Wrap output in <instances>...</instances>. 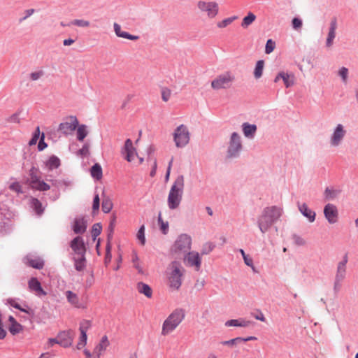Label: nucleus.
Returning <instances> with one entry per match:
<instances>
[{"mask_svg": "<svg viewBox=\"0 0 358 358\" xmlns=\"http://www.w3.org/2000/svg\"><path fill=\"white\" fill-rule=\"evenodd\" d=\"M29 289L37 296H45L47 293L42 288L40 282L36 278H31L28 282Z\"/></svg>", "mask_w": 358, "mask_h": 358, "instance_id": "24", "label": "nucleus"}, {"mask_svg": "<svg viewBox=\"0 0 358 358\" xmlns=\"http://www.w3.org/2000/svg\"><path fill=\"white\" fill-rule=\"evenodd\" d=\"M8 303L15 308H17L24 313L27 314H31L32 313V310L29 308L27 305H24L22 306L15 299H8Z\"/></svg>", "mask_w": 358, "mask_h": 358, "instance_id": "33", "label": "nucleus"}, {"mask_svg": "<svg viewBox=\"0 0 358 358\" xmlns=\"http://www.w3.org/2000/svg\"><path fill=\"white\" fill-rule=\"evenodd\" d=\"M275 47V43L273 42L271 39H268L266 42V47H265V52L266 54L271 53Z\"/></svg>", "mask_w": 358, "mask_h": 358, "instance_id": "55", "label": "nucleus"}, {"mask_svg": "<svg viewBox=\"0 0 358 358\" xmlns=\"http://www.w3.org/2000/svg\"><path fill=\"white\" fill-rule=\"evenodd\" d=\"M196 8L201 14L208 19L215 18L219 13V4L214 1L199 0Z\"/></svg>", "mask_w": 358, "mask_h": 358, "instance_id": "7", "label": "nucleus"}, {"mask_svg": "<svg viewBox=\"0 0 358 358\" xmlns=\"http://www.w3.org/2000/svg\"><path fill=\"white\" fill-rule=\"evenodd\" d=\"M243 259H244V262L246 265L253 268V261H252V259L251 257H250L249 256H245V257H243Z\"/></svg>", "mask_w": 358, "mask_h": 358, "instance_id": "64", "label": "nucleus"}, {"mask_svg": "<svg viewBox=\"0 0 358 358\" xmlns=\"http://www.w3.org/2000/svg\"><path fill=\"white\" fill-rule=\"evenodd\" d=\"M44 138H45V135L43 133L41 134V136L38 145V148L40 151L44 150L47 147V144L45 143Z\"/></svg>", "mask_w": 358, "mask_h": 358, "instance_id": "61", "label": "nucleus"}, {"mask_svg": "<svg viewBox=\"0 0 358 358\" xmlns=\"http://www.w3.org/2000/svg\"><path fill=\"white\" fill-rule=\"evenodd\" d=\"M9 188L10 190L15 192L17 193L22 192V186L18 182H15L10 184Z\"/></svg>", "mask_w": 358, "mask_h": 358, "instance_id": "58", "label": "nucleus"}, {"mask_svg": "<svg viewBox=\"0 0 358 358\" xmlns=\"http://www.w3.org/2000/svg\"><path fill=\"white\" fill-rule=\"evenodd\" d=\"M251 322L245 319L229 320L225 322L227 327H247L251 324Z\"/></svg>", "mask_w": 358, "mask_h": 358, "instance_id": "29", "label": "nucleus"}, {"mask_svg": "<svg viewBox=\"0 0 358 358\" xmlns=\"http://www.w3.org/2000/svg\"><path fill=\"white\" fill-rule=\"evenodd\" d=\"M338 75L341 77L343 83H346L348 77V69L345 67H342L338 71Z\"/></svg>", "mask_w": 358, "mask_h": 358, "instance_id": "57", "label": "nucleus"}, {"mask_svg": "<svg viewBox=\"0 0 358 358\" xmlns=\"http://www.w3.org/2000/svg\"><path fill=\"white\" fill-rule=\"evenodd\" d=\"M346 133L347 131L343 124H337L330 137L329 142L331 145L332 147L339 146L343 141Z\"/></svg>", "mask_w": 358, "mask_h": 358, "instance_id": "12", "label": "nucleus"}, {"mask_svg": "<svg viewBox=\"0 0 358 358\" xmlns=\"http://www.w3.org/2000/svg\"><path fill=\"white\" fill-rule=\"evenodd\" d=\"M74 266L78 271H83L86 267V260L85 255L74 256Z\"/></svg>", "mask_w": 358, "mask_h": 358, "instance_id": "31", "label": "nucleus"}, {"mask_svg": "<svg viewBox=\"0 0 358 358\" xmlns=\"http://www.w3.org/2000/svg\"><path fill=\"white\" fill-rule=\"evenodd\" d=\"M31 205L37 214L40 215L43 213L42 204L38 199H32Z\"/></svg>", "mask_w": 358, "mask_h": 358, "instance_id": "48", "label": "nucleus"}, {"mask_svg": "<svg viewBox=\"0 0 358 358\" xmlns=\"http://www.w3.org/2000/svg\"><path fill=\"white\" fill-rule=\"evenodd\" d=\"M185 317V312L182 308L175 309L164 321L161 335L166 336L171 334L180 325Z\"/></svg>", "mask_w": 358, "mask_h": 358, "instance_id": "2", "label": "nucleus"}, {"mask_svg": "<svg viewBox=\"0 0 358 358\" xmlns=\"http://www.w3.org/2000/svg\"><path fill=\"white\" fill-rule=\"evenodd\" d=\"M131 264L133 267L138 271L140 274H144L145 271L143 266V263L141 261L136 251L134 250L131 253Z\"/></svg>", "mask_w": 358, "mask_h": 358, "instance_id": "27", "label": "nucleus"}, {"mask_svg": "<svg viewBox=\"0 0 358 358\" xmlns=\"http://www.w3.org/2000/svg\"><path fill=\"white\" fill-rule=\"evenodd\" d=\"M69 25H73L82 28H87L90 26V21L83 19H75L72 20Z\"/></svg>", "mask_w": 358, "mask_h": 358, "instance_id": "41", "label": "nucleus"}, {"mask_svg": "<svg viewBox=\"0 0 358 358\" xmlns=\"http://www.w3.org/2000/svg\"><path fill=\"white\" fill-rule=\"evenodd\" d=\"M8 330L12 335L17 334L23 331V327L13 316L8 317Z\"/></svg>", "mask_w": 358, "mask_h": 358, "instance_id": "26", "label": "nucleus"}, {"mask_svg": "<svg viewBox=\"0 0 358 358\" xmlns=\"http://www.w3.org/2000/svg\"><path fill=\"white\" fill-rule=\"evenodd\" d=\"M243 131L246 137H252L255 134L257 130L255 124H250L248 123H244L243 124Z\"/></svg>", "mask_w": 358, "mask_h": 358, "instance_id": "35", "label": "nucleus"}, {"mask_svg": "<svg viewBox=\"0 0 358 358\" xmlns=\"http://www.w3.org/2000/svg\"><path fill=\"white\" fill-rule=\"evenodd\" d=\"M256 18L257 17L253 13L249 12L248 15L243 17L241 22V27L243 29L248 28L256 20Z\"/></svg>", "mask_w": 358, "mask_h": 358, "instance_id": "34", "label": "nucleus"}, {"mask_svg": "<svg viewBox=\"0 0 358 358\" xmlns=\"http://www.w3.org/2000/svg\"><path fill=\"white\" fill-rule=\"evenodd\" d=\"M184 177L178 176L171 187L168 195V206L170 209L174 210L179 207L183 194Z\"/></svg>", "mask_w": 358, "mask_h": 358, "instance_id": "3", "label": "nucleus"}, {"mask_svg": "<svg viewBox=\"0 0 358 358\" xmlns=\"http://www.w3.org/2000/svg\"><path fill=\"white\" fill-rule=\"evenodd\" d=\"M78 126V120L76 116H69L66 120L59 124V131L64 134H71Z\"/></svg>", "mask_w": 358, "mask_h": 358, "instance_id": "15", "label": "nucleus"}, {"mask_svg": "<svg viewBox=\"0 0 358 358\" xmlns=\"http://www.w3.org/2000/svg\"><path fill=\"white\" fill-rule=\"evenodd\" d=\"M28 265L36 268V269H41L43 267V262L39 259H28Z\"/></svg>", "mask_w": 358, "mask_h": 358, "instance_id": "44", "label": "nucleus"}, {"mask_svg": "<svg viewBox=\"0 0 358 358\" xmlns=\"http://www.w3.org/2000/svg\"><path fill=\"white\" fill-rule=\"evenodd\" d=\"M32 189L38 191H48L50 189V186L42 180H38L36 183L30 186Z\"/></svg>", "mask_w": 358, "mask_h": 358, "instance_id": "36", "label": "nucleus"}, {"mask_svg": "<svg viewBox=\"0 0 358 358\" xmlns=\"http://www.w3.org/2000/svg\"><path fill=\"white\" fill-rule=\"evenodd\" d=\"M92 323L90 320H84L80 322L79 326L80 336L76 345V349L78 350H83L87 342V331L91 328Z\"/></svg>", "mask_w": 358, "mask_h": 358, "instance_id": "10", "label": "nucleus"}, {"mask_svg": "<svg viewBox=\"0 0 358 358\" xmlns=\"http://www.w3.org/2000/svg\"><path fill=\"white\" fill-rule=\"evenodd\" d=\"M137 239L140 241L142 245H144L145 243V226L142 225L138 229L136 234Z\"/></svg>", "mask_w": 358, "mask_h": 358, "instance_id": "46", "label": "nucleus"}, {"mask_svg": "<svg viewBox=\"0 0 358 358\" xmlns=\"http://www.w3.org/2000/svg\"><path fill=\"white\" fill-rule=\"evenodd\" d=\"M280 79H282L287 88L292 87L294 84V76L292 73H289L285 71H280L274 79L275 83H278Z\"/></svg>", "mask_w": 358, "mask_h": 358, "instance_id": "22", "label": "nucleus"}, {"mask_svg": "<svg viewBox=\"0 0 358 358\" xmlns=\"http://www.w3.org/2000/svg\"><path fill=\"white\" fill-rule=\"evenodd\" d=\"M298 209L299 212L306 217L310 222H313L315 220L316 214L312 210L306 203H298Z\"/></svg>", "mask_w": 358, "mask_h": 358, "instance_id": "23", "label": "nucleus"}, {"mask_svg": "<svg viewBox=\"0 0 358 358\" xmlns=\"http://www.w3.org/2000/svg\"><path fill=\"white\" fill-rule=\"evenodd\" d=\"M87 228L86 221L84 218H76L74 221L73 231L76 234H83Z\"/></svg>", "mask_w": 358, "mask_h": 358, "instance_id": "30", "label": "nucleus"}, {"mask_svg": "<svg viewBox=\"0 0 358 358\" xmlns=\"http://www.w3.org/2000/svg\"><path fill=\"white\" fill-rule=\"evenodd\" d=\"M324 214L329 224H335L338 222V213L336 206L328 203L324 206Z\"/></svg>", "mask_w": 358, "mask_h": 358, "instance_id": "18", "label": "nucleus"}, {"mask_svg": "<svg viewBox=\"0 0 358 358\" xmlns=\"http://www.w3.org/2000/svg\"><path fill=\"white\" fill-rule=\"evenodd\" d=\"M101 225L99 223L94 224L92 227V235L94 237V240L101 234Z\"/></svg>", "mask_w": 358, "mask_h": 358, "instance_id": "54", "label": "nucleus"}, {"mask_svg": "<svg viewBox=\"0 0 358 358\" xmlns=\"http://www.w3.org/2000/svg\"><path fill=\"white\" fill-rule=\"evenodd\" d=\"M29 176V186H31L33 184L36 183V182L41 179V178L37 175L36 171L34 169H31L30 170Z\"/></svg>", "mask_w": 358, "mask_h": 358, "instance_id": "49", "label": "nucleus"}, {"mask_svg": "<svg viewBox=\"0 0 358 358\" xmlns=\"http://www.w3.org/2000/svg\"><path fill=\"white\" fill-rule=\"evenodd\" d=\"M184 262L189 266H194L198 271L200 269L201 259L197 252H189L184 256Z\"/></svg>", "mask_w": 358, "mask_h": 358, "instance_id": "17", "label": "nucleus"}, {"mask_svg": "<svg viewBox=\"0 0 358 358\" xmlns=\"http://www.w3.org/2000/svg\"><path fill=\"white\" fill-rule=\"evenodd\" d=\"M55 344H59V339L57 336L55 338H49L46 344V348H50Z\"/></svg>", "mask_w": 358, "mask_h": 358, "instance_id": "62", "label": "nucleus"}, {"mask_svg": "<svg viewBox=\"0 0 358 358\" xmlns=\"http://www.w3.org/2000/svg\"><path fill=\"white\" fill-rule=\"evenodd\" d=\"M40 135H41L40 128H39V127H37L36 128V130H35L34 134H33L32 138H31V140L29 142V145L30 146L36 145L40 138Z\"/></svg>", "mask_w": 358, "mask_h": 358, "instance_id": "50", "label": "nucleus"}, {"mask_svg": "<svg viewBox=\"0 0 358 358\" xmlns=\"http://www.w3.org/2000/svg\"><path fill=\"white\" fill-rule=\"evenodd\" d=\"M339 193V191L334 189H326L324 194L327 199H335Z\"/></svg>", "mask_w": 358, "mask_h": 358, "instance_id": "51", "label": "nucleus"}, {"mask_svg": "<svg viewBox=\"0 0 358 358\" xmlns=\"http://www.w3.org/2000/svg\"><path fill=\"white\" fill-rule=\"evenodd\" d=\"M241 149L242 143L240 135L236 132L232 133L227 150L228 156L229 157H238Z\"/></svg>", "mask_w": 358, "mask_h": 358, "instance_id": "11", "label": "nucleus"}, {"mask_svg": "<svg viewBox=\"0 0 358 358\" xmlns=\"http://www.w3.org/2000/svg\"><path fill=\"white\" fill-rule=\"evenodd\" d=\"M110 235L108 236V243H107V245H106V256H105V263L106 264H108V263L110 262L111 261V259H112V255H111V245H110Z\"/></svg>", "mask_w": 358, "mask_h": 358, "instance_id": "45", "label": "nucleus"}, {"mask_svg": "<svg viewBox=\"0 0 358 358\" xmlns=\"http://www.w3.org/2000/svg\"><path fill=\"white\" fill-rule=\"evenodd\" d=\"M238 18L237 16H232L225 18L217 23V27L220 29H223L230 25L234 20Z\"/></svg>", "mask_w": 358, "mask_h": 358, "instance_id": "40", "label": "nucleus"}, {"mask_svg": "<svg viewBox=\"0 0 358 358\" xmlns=\"http://www.w3.org/2000/svg\"><path fill=\"white\" fill-rule=\"evenodd\" d=\"M282 210L275 206L265 208L258 218V227L262 233L268 231L281 216Z\"/></svg>", "mask_w": 358, "mask_h": 358, "instance_id": "1", "label": "nucleus"}, {"mask_svg": "<svg viewBox=\"0 0 358 358\" xmlns=\"http://www.w3.org/2000/svg\"><path fill=\"white\" fill-rule=\"evenodd\" d=\"M158 224L160 228V230L162 231L164 234H166L169 231V222H164L162 217L161 213L159 214L158 216Z\"/></svg>", "mask_w": 358, "mask_h": 358, "instance_id": "43", "label": "nucleus"}, {"mask_svg": "<svg viewBox=\"0 0 358 358\" xmlns=\"http://www.w3.org/2000/svg\"><path fill=\"white\" fill-rule=\"evenodd\" d=\"M348 262L347 255H345L343 259L339 262L336 267V273L335 275L334 287H339L340 283L345 279L346 275V265Z\"/></svg>", "mask_w": 358, "mask_h": 358, "instance_id": "13", "label": "nucleus"}, {"mask_svg": "<svg viewBox=\"0 0 358 358\" xmlns=\"http://www.w3.org/2000/svg\"><path fill=\"white\" fill-rule=\"evenodd\" d=\"M190 134L187 127L181 124L178 126L173 132V140L176 147H185L189 141Z\"/></svg>", "mask_w": 358, "mask_h": 358, "instance_id": "8", "label": "nucleus"}, {"mask_svg": "<svg viewBox=\"0 0 358 358\" xmlns=\"http://www.w3.org/2000/svg\"><path fill=\"white\" fill-rule=\"evenodd\" d=\"M100 206V199L99 194H96L94 196V200H93V204H92V212L93 213H96L99 211Z\"/></svg>", "mask_w": 358, "mask_h": 358, "instance_id": "56", "label": "nucleus"}, {"mask_svg": "<svg viewBox=\"0 0 358 358\" xmlns=\"http://www.w3.org/2000/svg\"><path fill=\"white\" fill-rule=\"evenodd\" d=\"M44 75V72L43 70H39L36 71L31 72L29 74V78L32 81H36L42 78Z\"/></svg>", "mask_w": 358, "mask_h": 358, "instance_id": "53", "label": "nucleus"}, {"mask_svg": "<svg viewBox=\"0 0 358 358\" xmlns=\"http://www.w3.org/2000/svg\"><path fill=\"white\" fill-rule=\"evenodd\" d=\"M183 268L180 262H172L168 267L167 276L169 286L174 289H178L182 283Z\"/></svg>", "mask_w": 358, "mask_h": 358, "instance_id": "4", "label": "nucleus"}, {"mask_svg": "<svg viewBox=\"0 0 358 358\" xmlns=\"http://www.w3.org/2000/svg\"><path fill=\"white\" fill-rule=\"evenodd\" d=\"M337 29V21L336 19L331 20L329 28V32L326 38V47L328 49L331 48L334 44V40L336 38Z\"/></svg>", "mask_w": 358, "mask_h": 358, "instance_id": "21", "label": "nucleus"}, {"mask_svg": "<svg viewBox=\"0 0 358 358\" xmlns=\"http://www.w3.org/2000/svg\"><path fill=\"white\" fill-rule=\"evenodd\" d=\"M293 240L294 243L298 245H303L305 244L304 239L297 235L293 236Z\"/></svg>", "mask_w": 358, "mask_h": 358, "instance_id": "63", "label": "nucleus"}, {"mask_svg": "<svg viewBox=\"0 0 358 358\" xmlns=\"http://www.w3.org/2000/svg\"><path fill=\"white\" fill-rule=\"evenodd\" d=\"M110 345L107 336H103L99 343L94 347L93 352L87 349H84L83 354L85 358H100L103 352L106 350Z\"/></svg>", "mask_w": 358, "mask_h": 358, "instance_id": "9", "label": "nucleus"}, {"mask_svg": "<svg viewBox=\"0 0 358 358\" xmlns=\"http://www.w3.org/2000/svg\"><path fill=\"white\" fill-rule=\"evenodd\" d=\"M59 345L64 348L72 345L74 339V332L71 329L60 331L57 334Z\"/></svg>", "mask_w": 358, "mask_h": 358, "instance_id": "16", "label": "nucleus"}, {"mask_svg": "<svg viewBox=\"0 0 358 358\" xmlns=\"http://www.w3.org/2000/svg\"><path fill=\"white\" fill-rule=\"evenodd\" d=\"M136 289L140 294L145 295L148 299L152 296V289L148 284L139 282L136 285Z\"/></svg>", "mask_w": 358, "mask_h": 358, "instance_id": "28", "label": "nucleus"}, {"mask_svg": "<svg viewBox=\"0 0 358 358\" xmlns=\"http://www.w3.org/2000/svg\"><path fill=\"white\" fill-rule=\"evenodd\" d=\"M215 248V245L212 243H206L203 245V248L202 250V254H208L210 252Z\"/></svg>", "mask_w": 358, "mask_h": 358, "instance_id": "59", "label": "nucleus"}, {"mask_svg": "<svg viewBox=\"0 0 358 358\" xmlns=\"http://www.w3.org/2000/svg\"><path fill=\"white\" fill-rule=\"evenodd\" d=\"M264 67V60L257 61L255 70H254V76L256 79H259L262 77L263 74V70Z\"/></svg>", "mask_w": 358, "mask_h": 358, "instance_id": "38", "label": "nucleus"}, {"mask_svg": "<svg viewBox=\"0 0 358 358\" xmlns=\"http://www.w3.org/2000/svg\"><path fill=\"white\" fill-rule=\"evenodd\" d=\"M235 76L231 71H225L216 76L210 83L214 90H227L232 87Z\"/></svg>", "mask_w": 358, "mask_h": 358, "instance_id": "6", "label": "nucleus"}, {"mask_svg": "<svg viewBox=\"0 0 358 358\" xmlns=\"http://www.w3.org/2000/svg\"><path fill=\"white\" fill-rule=\"evenodd\" d=\"M64 295L66 298L67 302L74 308H83L85 307L83 303L80 300L77 293L71 290H66L64 292Z\"/></svg>", "mask_w": 358, "mask_h": 358, "instance_id": "20", "label": "nucleus"}, {"mask_svg": "<svg viewBox=\"0 0 358 358\" xmlns=\"http://www.w3.org/2000/svg\"><path fill=\"white\" fill-rule=\"evenodd\" d=\"M121 154L129 162H132L136 157H138L136 148L133 145V142L128 138L125 141L124 146L121 149Z\"/></svg>", "mask_w": 358, "mask_h": 358, "instance_id": "14", "label": "nucleus"}, {"mask_svg": "<svg viewBox=\"0 0 358 358\" xmlns=\"http://www.w3.org/2000/svg\"><path fill=\"white\" fill-rule=\"evenodd\" d=\"M241 343H243L242 338L237 337V338H233V339H231L229 341H222V344L223 345H227V346L232 347V346L237 345Z\"/></svg>", "mask_w": 358, "mask_h": 358, "instance_id": "47", "label": "nucleus"}, {"mask_svg": "<svg viewBox=\"0 0 358 358\" xmlns=\"http://www.w3.org/2000/svg\"><path fill=\"white\" fill-rule=\"evenodd\" d=\"M162 99L164 102H167L171 96V90L169 88L164 87L162 89Z\"/></svg>", "mask_w": 358, "mask_h": 358, "instance_id": "52", "label": "nucleus"}, {"mask_svg": "<svg viewBox=\"0 0 358 358\" xmlns=\"http://www.w3.org/2000/svg\"><path fill=\"white\" fill-rule=\"evenodd\" d=\"M113 204L110 199L106 197L102 201V210L105 213H108L113 208Z\"/></svg>", "mask_w": 358, "mask_h": 358, "instance_id": "42", "label": "nucleus"}, {"mask_svg": "<svg viewBox=\"0 0 358 358\" xmlns=\"http://www.w3.org/2000/svg\"><path fill=\"white\" fill-rule=\"evenodd\" d=\"M71 247L75 253L74 256L85 255L86 249L84 241L81 237H76L71 241Z\"/></svg>", "mask_w": 358, "mask_h": 358, "instance_id": "19", "label": "nucleus"}, {"mask_svg": "<svg viewBox=\"0 0 358 358\" xmlns=\"http://www.w3.org/2000/svg\"><path fill=\"white\" fill-rule=\"evenodd\" d=\"M113 28L115 35L119 38H126L131 41H136L139 38L138 36L131 35L128 32L122 31L121 26L116 22L113 24Z\"/></svg>", "mask_w": 358, "mask_h": 358, "instance_id": "25", "label": "nucleus"}, {"mask_svg": "<svg viewBox=\"0 0 358 358\" xmlns=\"http://www.w3.org/2000/svg\"><path fill=\"white\" fill-rule=\"evenodd\" d=\"M61 164L60 159L52 155L45 162V166L49 171L57 169Z\"/></svg>", "mask_w": 358, "mask_h": 358, "instance_id": "32", "label": "nucleus"}, {"mask_svg": "<svg viewBox=\"0 0 358 358\" xmlns=\"http://www.w3.org/2000/svg\"><path fill=\"white\" fill-rule=\"evenodd\" d=\"M303 24L302 20L299 18L294 17L292 20V27L294 29L299 30L301 28Z\"/></svg>", "mask_w": 358, "mask_h": 358, "instance_id": "60", "label": "nucleus"}, {"mask_svg": "<svg viewBox=\"0 0 358 358\" xmlns=\"http://www.w3.org/2000/svg\"><path fill=\"white\" fill-rule=\"evenodd\" d=\"M90 172L92 176L96 180H100L102 178V168L99 164L92 166Z\"/></svg>", "mask_w": 358, "mask_h": 358, "instance_id": "37", "label": "nucleus"}, {"mask_svg": "<svg viewBox=\"0 0 358 358\" xmlns=\"http://www.w3.org/2000/svg\"><path fill=\"white\" fill-rule=\"evenodd\" d=\"M87 134L88 131L86 125L81 124L77 127V138L78 141H83Z\"/></svg>", "mask_w": 358, "mask_h": 358, "instance_id": "39", "label": "nucleus"}, {"mask_svg": "<svg viewBox=\"0 0 358 358\" xmlns=\"http://www.w3.org/2000/svg\"><path fill=\"white\" fill-rule=\"evenodd\" d=\"M192 239L187 234H181L178 236L171 248V253L176 257H184L191 248Z\"/></svg>", "mask_w": 358, "mask_h": 358, "instance_id": "5", "label": "nucleus"}]
</instances>
